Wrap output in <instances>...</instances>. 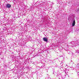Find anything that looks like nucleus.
Returning <instances> with one entry per match:
<instances>
[{
    "instance_id": "nucleus-1",
    "label": "nucleus",
    "mask_w": 79,
    "mask_h": 79,
    "mask_svg": "<svg viewBox=\"0 0 79 79\" xmlns=\"http://www.w3.org/2000/svg\"><path fill=\"white\" fill-rule=\"evenodd\" d=\"M57 76H59V79H63L64 78V77H63V76H64V75H60L59 74H57Z\"/></svg>"
},
{
    "instance_id": "nucleus-2",
    "label": "nucleus",
    "mask_w": 79,
    "mask_h": 79,
    "mask_svg": "<svg viewBox=\"0 0 79 79\" xmlns=\"http://www.w3.org/2000/svg\"><path fill=\"white\" fill-rule=\"evenodd\" d=\"M6 8H11V5L9 4H6Z\"/></svg>"
},
{
    "instance_id": "nucleus-3",
    "label": "nucleus",
    "mask_w": 79,
    "mask_h": 79,
    "mask_svg": "<svg viewBox=\"0 0 79 79\" xmlns=\"http://www.w3.org/2000/svg\"><path fill=\"white\" fill-rule=\"evenodd\" d=\"M43 40L44 41V42H47L48 41V39L47 38H44Z\"/></svg>"
},
{
    "instance_id": "nucleus-4",
    "label": "nucleus",
    "mask_w": 79,
    "mask_h": 79,
    "mask_svg": "<svg viewBox=\"0 0 79 79\" xmlns=\"http://www.w3.org/2000/svg\"><path fill=\"white\" fill-rule=\"evenodd\" d=\"M75 23H76V22H75V20H73L72 23V26H75Z\"/></svg>"
},
{
    "instance_id": "nucleus-5",
    "label": "nucleus",
    "mask_w": 79,
    "mask_h": 79,
    "mask_svg": "<svg viewBox=\"0 0 79 79\" xmlns=\"http://www.w3.org/2000/svg\"><path fill=\"white\" fill-rule=\"evenodd\" d=\"M69 53H70L69 54H71V55H73V53L72 52H70Z\"/></svg>"
},
{
    "instance_id": "nucleus-6",
    "label": "nucleus",
    "mask_w": 79,
    "mask_h": 79,
    "mask_svg": "<svg viewBox=\"0 0 79 79\" xmlns=\"http://www.w3.org/2000/svg\"><path fill=\"white\" fill-rule=\"evenodd\" d=\"M48 79H52V78H51L50 77H48Z\"/></svg>"
},
{
    "instance_id": "nucleus-7",
    "label": "nucleus",
    "mask_w": 79,
    "mask_h": 79,
    "mask_svg": "<svg viewBox=\"0 0 79 79\" xmlns=\"http://www.w3.org/2000/svg\"><path fill=\"white\" fill-rule=\"evenodd\" d=\"M44 67V66H43V65H42V66H41V68H43Z\"/></svg>"
},
{
    "instance_id": "nucleus-8",
    "label": "nucleus",
    "mask_w": 79,
    "mask_h": 79,
    "mask_svg": "<svg viewBox=\"0 0 79 79\" xmlns=\"http://www.w3.org/2000/svg\"><path fill=\"white\" fill-rule=\"evenodd\" d=\"M73 42H71V43H73Z\"/></svg>"
},
{
    "instance_id": "nucleus-9",
    "label": "nucleus",
    "mask_w": 79,
    "mask_h": 79,
    "mask_svg": "<svg viewBox=\"0 0 79 79\" xmlns=\"http://www.w3.org/2000/svg\"><path fill=\"white\" fill-rule=\"evenodd\" d=\"M30 39H31V38H30Z\"/></svg>"
},
{
    "instance_id": "nucleus-10",
    "label": "nucleus",
    "mask_w": 79,
    "mask_h": 79,
    "mask_svg": "<svg viewBox=\"0 0 79 79\" xmlns=\"http://www.w3.org/2000/svg\"><path fill=\"white\" fill-rule=\"evenodd\" d=\"M34 64V63H33V64Z\"/></svg>"
}]
</instances>
